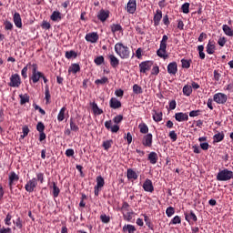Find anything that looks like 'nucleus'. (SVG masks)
Returning a JSON list of instances; mask_svg holds the SVG:
<instances>
[{
  "label": "nucleus",
  "instance_id": "nucleus-1",
  "mask_svg": "<svg viewBox=\"0 0 233 233\" xmlns=\"http://www.w3.org/2000/svg\"><path fill=\"white\" fill-rule=\"evenodd\" d=\"M115 52L121 59H128L130 57V50L123 43H116L115 45Z\"/></svg>",
  "mask_w": 233,
  "mask_h": 233
},
{
  "label": "nucleus",
  "instance_id": "nucleus-2",
  "mask_svg": "<svg viewBox=\"0 0 233 233\" xmlns=\"http://www.w3.org/2000/svg\"><path fill=\"white\" fill-rule=\"evenodd\" d=\"M230 179H233V172L228 168L219 170L217 174V181H230Z\"/></svg>",
  "mask_w": 233,
  "mask_h": 233
},
{
  "label": "nucleus",
  "instance_id": "nucleus-3",
  "mask_svg": "<svg viewBox=\"0 0 233 233\" xmlns=\"http://www.w3.org/2000/svg\"><path fill=\"white\" fill-rule=\"evenodd\" d=\"M43 77V73L37 71V64L32 65V76L30 77V80L35 84L39 83V79Z\"/></svg>",
  "mask_w": 233,
  "mask_h": 233
},
{
  "label": "nucleus",
  "instance_id": "nucleus-4",
  "mask_svg": "<svg viewBox=\"0 0 233 233\" xmlns=\"http://www.w3.org/2000/svg\"><path fill=\"white\" fill-rule=\"evenodd\" d=\"M21 76L19 74H13L10 76V82L8 83V86H11L12 88H19L21 86Z\"/></svg>",
  "mask_w": 233,
  "mask_h": 233
},
{
  "label": "nucleus",
  "instance_id": "nucleus-5",
  "mask_svg": "<svg viewBox=\"0 0 233 233\" xmlns=\"http://www.w3.org/2000/svg\"><path fill=\"white\" fill-rule=\"evenodd\" d=\"M35 188H37V178L33 177L26 182L25 189L29 194H32V192H35Z\"/></svg>",
  "mask_w": 233,
  "mask_h": 233
},
{
  "label": "nucleus",
  "instance_id": "nucleus-6",
  "mask_svg": "<svg viewBox=\"0 0 233 233\" xmlns=\"http://www.w3.org/2000/svg\"><path fill=\"white\" fill-rule=\"evenodd\" d=\"M185 219L187 221L189 225H193L194 223L198 222V216H196V213H194L193 210H190L188 212L184 213Z\"/></svg>",
  "mask_w": 233,
  "mask_h": 233
},
{
  "label": "nucleus",
  "instance_id": "nucleus-7",
  "mask_svg": "<svg viewBox=\"0 0 233 233\" xmlns=\"http://www.w3.org/2000/svg\"><path fill=\"white\" fill-rule=\"evenodd\" d=\"M227 99H228L227 95L223 93H217L213 96V100L218 105H225V102L227 101Z\"/></svg>",
  "mask_w": 233,
  "mask_h": 233
},
{
  "label": "nucleus",
  "instance_id": "nucleus-8",
  "mask_svg": "<svg viewBox=\"0 0 233 233\" xmlns=\"http://www.w3.org/2000/svg\"><path fill=\"white\" fill-rule=\"evenodd\" d=\"M152 65H154L153 61L142 62L139 65L140 72L142 74H147V72H148L150 70V68H152Z\"/></svg>",
  "mask_w": 233,
  "mask_h": 233
},
{
  "label": "nucleus",
  "instance_id": "nucleus-9",
  "mask_svg": "<svg viewBox=\"0 0 233 233\" xmlns=\"http://www.w3.org/2000/svg\"><path fill=\"white\" fill-rule=\"evenodd\" d=\"M142 187L145 190V192H150V194L154 192V184H152V180H150L149 178H147L145 180Z\"/></svg>",
  "mask_w": 233,
  "mask_h": 233
},
{
  "label": "nucleus",
  "instance_id": "nucleus-10",
  "mask_svg": "<svg viewBox=\"0 0 233 233\" xmlns=\"http://www.w3.org/2000/svg\"><path fill=\"white\" fill-rule=\"evenodd\" d=\"M86 41L88 43H97L99 41V35L96 32L88 33L86 35Z\"/></svg>",
  "mask_w": 233,
  "mask_h": 233
},
{
  "label": "nucleus",
  "instance_id": "nucleus-11",
  "mask_svg": "<svg viewBox=\"0 0 233 233\" xmlns=\"http://www.w3.org/2000/svg\"><path fill=\"white\" fill-rule=\"evenodd\" d=\"M19 181V176L15 172L12 171L9 175V188L12 190L15 182Z\"/></svg>",
  "mask_w": 233,
  "mask_h": 233
},
{
  "label": "nucleus",
  "instance_id": "nucleus-12",
  "mask_svg": "<svg viewBox=\"0 0 233 233\" xmlns=\"http://www.w3.org/2000/svg\"><path fill=\"white\" fill-rule=\"evenodd\" d=\"M137 6V4L136 0H129L127 5V12H128V14H135Z\"/></svg>",
  "mask_w": 233,
  "mask_h": 233
},
{
  "label": "nucleus",
  "instance_id": "nucleus-13",
  "mask_svg": "<svg viewBox=\"0 0 233 233\" xmlns=\"http://www.w3.org/2000/svg\"><path fill=\"white\" fill-rule=\"evenodd\" d=\"M108 17H110V11H106L104 9H101L97 15V18L102 23H105Z\"/></svg>",
  "mask_w": 233,
  "mask_h": 233
},
{
  "label": "nucleus",
  "instance_id": "nucleus-14",
  "mask_svg": "<svg viewBox=\"0 0 233 233\" xmlns=\"http://www.w3.org/2000/svg\"><path fill=\"white\" fill-rule=\"evenodd\" d=\"M105 127L107 130H111V132L113 134H116V133L119 132V126H117V125L112 126V120L106 121L105 122Z\"/></svg>",
  "mask_w": 233,
  "mask_h": 233
},
{
  "label": "nucleus",
  "instance_id": "nucleus-15",
  "mask_svg": "<svg viewBox=\"0 0 233 233\" xmlns=\"http://www.w3.org/2000/svg\"><path fill=\"white\" fill-rule=\"evenodd\" d=\"M167 72L170 74V76H176V74H177V63H169L167 66Z\"/></svg>",
  "mask_w": 233,
  "mask_h": 233
},
{
  "label": "nucleus",
  "instance_id": "nucleus-16",
  "mask_svg": "<svg viewBox=\"0 0 233 233\" xmlns=\"http://www.w3.org/2000/svg\"><path fill=\"white\" fill-rule=\"evenodd\" d=\"M158 159H159V157L157 156V153L154 151L150 152L147 156V161H149L151 165H156Z\"/></svg>",
  "mask_w": 233,
  "mask_h": 233
},
{
  "label": "nucleus",
  "instance_id": "nucleus-17",
  "mask_svg": "<svg viewBox=\"0 0 233 233\" xmlns=\"http://www.w3.org/2000/svg\"><path fill=\"white\" fill-rule=\"evenodd\" d=\"M142 145L144 147H152V134H147L146 136H144L143 139H142Z\"/></svg>",
  "mask_w": 233,
  "mask_h": 233
},
{
  "label": "nucleus",
  "instance_id": "nucleus-18",
  "mask_svg": "<svg viewBox=\"0 0 233 233\" xmlns=\"http://www.w3.org/2000/svg\"><path fill=\"white\" fill-rule=\"evenodd\" d=\"M13 19L17 28H23V22L21 20V15H19V13H15Z\"/></svg>",
  "mask_w": 233,
  "mask_h": 233
},
{
  "label": "nucleus",
  "instance_id": "nucleus-19",
  "mask_svg": "<svg viewBox=\"0 0 233 233\" xmlns=\"http://www.w3.org/2000/svg\"><path fill=\"white\" fill-rule=\"evenodd\" d=\"M109 105L111 108H121V101L117 100L116 97H112L109 101Z\"/></svg>",
  "mask_w": 233,
  "mask_h": 233
},
{
  "label": "nucleus",
  "instance_id": "nucleus-20",
  "mask_svg": "<svg viewBox=\"0 0 233 233\" xmlns=\"http://www.w3.org/2000/svg\"><path fill=\"white\" fill-rule=\"evenodd\" d=\"M77 72H81V66L79 64H72L68 68V74H76Z\"/></svg>",
  "mask_w": 233,
  "mask_h": 233
},
{
  "label": "nucleus",
  "instance_id": "nucleus-21",
  "mask_svg": "<svg viewBox=\"0 0 233 233\" xmlns=\"http://www.w3.org/2000/svg\"><path fill=\"white\" fill-rule=\"evenodd\" d=\"M127 177L129 180L134 179L136 181V179H137L138 176H137V173H136V171H134V169L128 168L127 170Z\"/></svg>",
  "mask_w": 233,
  "mask_h": 233
},
{
  "label": "nucleus",
  "instance_id": "nucleus-22",
  "mask_svg": "<svg viewBox=\"0 0 233 233\" xmlns=\"http://www.w3.org/2000/svg\"><path fill=\"white\" fill-rule=\"evenodd\" d=\"M109 61H110V65L113 68H117V66H119V59H117V57H116V56L110 55Z\"/></svg>",
  "mask_w": 233,
  "mask_h": 233
},
{
  "label": "nucleus",
  "instance_id": "nucleus-23",
  "mask_svg": "<svg viewBox=\"0 0 233 233\" xmlns=\"http://www.w3.org/2000/svg\"><path fill=\"white\" fill-rule=\"evenodd\" d=\"M162 18H163V13L159 9L157 10L156 15H154L155 26H157L159 25V21H161Z\"/></svg>",
  "mask_w": 233,
  "mask_h": 233
},
{
  "label": "nucleus",
  "instance_id": "nucleus-24",
  "mask_svg": "<svg viewBox=\"0 0 233 233\" xmlns=\"http://www.w3.org/2000/svg\"><path fill=\"white\" fill-rule=\"evenodd\" d=\"M50 188H53V197L58 198L61 189H59V187H57V182H52V186H50Z\"/></svg>",
  "mask_w": 233,
  "mask_h": 233
},
{
  "label": "nucleus",
  "instance_id": "nucleus-25",
  "mask_svg": "<svg viewBox=\"0 0 233 233\" xmlns=\"http://www.w3.org/2000/svg\"><path fill=\"white\" fill-rule=\"evenodd\" d=\"M32 63H28L21 71V76L24 79H26L28 77V68H32Z\"/></svg>",
  "mask_w": 233,
  "mask_h": 233
},
{
  "label": "nucleus",
  "instance_id": "nucleus-26",
  "mask_svg": "<svg viewBox=\"0 0 233 233\" xmlns=\"http://www.w3.org/2000/svg\"><path fill=\"white\" fill-rule=\"evenodd\" d=\"M91 106L95 116H99L103 114V109L99 108V106H97V104L96 102L91 103Z\"/></svg>",
  "mask_w": 233,
  "mask_h": 233
},
{
  "label": "nucleus",
  "instance_id": "nucleus-27",
  "mask_svg": "<svg viewBox=\"0 0 233 233\" xmlns=\"http://www.w3.org/2000/svg\"><path fill=\"white\" fill-rule=\"evenodd\" d=\"M112 34H116V32H123V26L119 24H113L110 25Z\"/></svg>",
  "mask_w": 233,
  "mask_h": 233
},
{
  "label": "nucleus",
  "instance_id": "nucleus-28",
  "mask_svg": "<svg viewBox=\"0 0 233 233\" xmlns=\"http://www.w3.org/2000/svg\"><path fill=\"white\" fill-rule=\"evenodd\" d=\"M222 30H223L224 34H226V35H228L229 37H232L233 30L230 26H228V25H224L222 26Z\"/></svg>",
  "mask_w": 233,
  "mask_h": 233
},
{
  "label": "nucleus",
  "instance_id": "nucleus-29",
  "mask_svg": "<svg viewBox=\"0 0 233 233\" xmlns=\"http://www.w3.org/2000/svg\"><path fill=\"white\" fill-rule=\"evenodd\" d=\"M112 145H114V140L109 139L103 142L102 147L105 150H110L112 148Z\"/></svg>",
  "mask_w": 233,
  "mask_h": 233
},
{
  "label": "nucleus",
  "instance_id": "nucleus-30",
  "mask_svg": "<svg viewBox=\"0 0 233 233\" xmlns=\"http://www.w3.org/2000/svg\"><path fill=\"white\" fill-rule=\"evenodd\" d=\"M35 176L36 183L43 185V183H45V173L37 172L35 173Z\"/></svg>",
  "mask_w": 233,
  "mask_h": 233
},
{
  "label": "nucleus",
  "instance_id": "nucleus-31",
  "mask_svg": "<svg viewBox=\"0 0 233 233\" xmlns=\"http://www.w3.org/2000/svg\"><path fill=\"white\" fill-rule=\"evenodd\" d=\"M223 139H225L224 133H218V134L214 135V137H213L214 143H219V142L223 141Z\"/></svg>",
  "mask_w": 233,
  "mask_h": 233
},
{
  "label": "nucleus",
  "instance_id": "nucleus-32",
  "mask_svg": "<svg viewBox=\"0 0 233 233\" xmlns=\"http://www.w3.org/2000/svg\"><path fill=\"white\" fill-rule=\"evenodd\" d=\"M20 97V105H26V103H29L30 96H28L27 94L19 95Z\"/></svg>",
  "mask_w": 233,
  "mask_h": 233
},
{
  "label": "nucleus",
  "instance_id": "nucleus-33",
  "mask_svg": "<svg viewBox=\"0 0 233 233\" xmlns=\"http://www.w3.org/2000/svg\"><path fill=\"white\" fill-rule=\"evenodd\" d=\"M95 187L97 188H102L105 187V178H103L101 176L96 177V185Z\"/></svg>",
  "mask_w": 233,
  "mask_h": 233
},
{
  "label": "nucleus",
  "instance_id": "nucleus-34",
  "mask_svg": "<svg viewBox=\"0 0 233 233\" xmlns=\"http://www.w3.org/2000/svg\"><path fill=\"white\" fill-rule=\"evenodd\" d=\"M127 230L128 233H134V232H136V227H134L133 225H130V224L125 225L123 227V232H127Z\"/></svg>",
  "mask_w": 233,
  "mask_h": 233
},
{
  "label": "nucleus",
  "instance_id": "nucleus-35",
  "mask_svg": "<svg viewBox=\"0 0 233 233\" xmlns=\"http://www.w3.org/2000/svg\"><path fill=\"white\" fill-rule=\"evenodd\" d=\"M51 21H61V13L59 11H54L51 15Z\"/></svg>",
  "mask_w": 233,
  "mask_h": 233
},
{
  "label": "nucleus",
  "instance_id": "nucleus-36",
  "mask_svg": "<svg viewBox=\"0 0 233 233\" xmlns=\"http://www.w3.org/2000/svg\"><path fill=\"white\" fill-rule=\"evenodd\" d=\"M207 52L209 55L214 54V52H216V46L214 44H212V42H208V46H207Z\"/></svg>",
  "mask_w": 233,
  "mask_h": 233
},
{
  "label": "nucleus",
  "instance_id": "nucleus-37",
  "mask_svg": "<svg viewBox=\"0 0 233 233\" xmlns=\"http://www.w3.org/2000/svg\"><path fill=\"white\" fill-rule=\"evenodd\" d=\"M123 216L126 221H132V216H134V211L129 209L128 211H126Z\"/></svg>",
  "mask_w": 233,
  "mask_h": 233
},
{
  "label": "nucleus",
  "instance_id": "nucleus-38",
  "mask_svg": "<svg viewBox=\"0 0 233 233\" xmlns=\"http://www.w3.org/2000/svg\"><path fill=\"white\" fill-rule=\"evenodd\" d=\"M183 94L184 96H190L192 94V86L186 85L183 87Z\"/></svg>",
  "mask_w": 233,
  "mask_h": 233
},
{
  "label": "nucleus",
  "instance_id": "nucleus-39",
  "mask_svg": "<svg viewBox=\"0 0 233 233\" xmlns=\"http://www.w3.org/2000/svg\"><path fill=\"white\" fill-rule=\"evenodd\" d=\"M66 59H72V57H74V59H76V57H77V53L74 50L66 51Z\"/></svg>",
  "mask_w": 233,
  "mask_h": 233
},
{
  "label": "nucleus",
  "instance_id": "nucleus-40",
  "mask_svg": "<svg viewBox=\"0 0 233 233\" xmlns=\"http://www.w3.org/2000/svg\"><path fill=\"white\" fill-rule=\"evenodd\" d=\"M23 135L20 136L21 139H25L26 136L30 133V128H28V126H24L22 127Z\"/></svg>",
  "mask_w": 233,
  "mask_h": 233
},
{
  "label": "nucleus",
  "instance_id": "nucleus-41",
  "mask_svg": "<svg viewBox=\"0 0 233 233\" xmlns=\"http://www.w3.org/2000/svg\"><path fill=\"white\" fill-rule=\"evenodd\" d=\"M144 221H145L147 227H148V228H150V230H154V225H152V222L150 221V218H148V216L144 215Z\"/></svg>",
  "mask_w": 233,
  "mask_h": 233
},
{
  "label": "nucleus",
  "instance_id": "nucleus-42",
  "mask_svg": "<svg viewBox=\"0 0 233 233\" xmlns=\"http://www.w3.org/2000/svg\"><path fill=\"white\" fill-rule=\"evenodd\" d=\"M166 214L167 218H172L173 214H176V208H174V207H168L166 209Z\"/></svg>",
  "mask_w": 233,
  "mask_h": 233
},
{
  "label": "nucleus",
  "instance_id": "nucleus-43",
  "mask_svg": "<svg viewBox=\"0 0 233 233\" xmlns=\"http://www.w3.org/2000/svg\"><path fill=\"white\" fill-rule=\"evenodd\" d=\"M157 56H158V57H162V59H167L168 57L167 51H164L163 49H158L157 51Z\"/></svg>",
  "mask_w": 233,
  "mask_h": 233
},
{
  "label": "nucleus",
  "instance_id": "nucleus-44",
  "mask_svg": "<svg viewBox=\"0 0 233 233\" xmlns=\"http://www.w3.org/2000/svg\"><path fill=\"white\" fill-rule=\"evenodd\" d=\"M14 225H15L16 228H23V220L21 218H17L15 220H13Z\"/></svg>",
  "mask_w": 233,
  "mask_h": 233
},
{
  "label": "nucleus",
  "instance_id": "nucleus-45",
  "mask_svg": "<svg viewBox=\"0 0 233 233\" xmlns=\"http://www.w3.org/2000/svg\"><path fill=\"white\" fill-rule=\"evenodd\" d=\"M180 223H181L180 216H175L170 221V225H179Z\"/></svg>",
  "mask_w": 233,
  "mask_h": 233
},
{
  "label": "nucleus",
  "instance_id": "nucleus-46",
  "mask_svg": "<svg viewBox=\"0 0 233 233\" xmlns=\"http://www.w3.org/2000/svg\"><path fill=\"white\" fill-rule=\"evenodd\" d=\"M133 92H134V94H143V88H141V86H139V85L135 84L133 86Z\"/></svg>",
  "mask_w": 233,
  "mask_h": 233
},
{
  "label": "nucleus",
  "instance_id": "nucleus-47",
  "mask_svg": "<svg viewBox=\"0 0 233 233\" xmlns=\"http://www.w3.org/2000/svg\"><path fill=\"white\" fill-rule=\"evenodd\" d=\"M181 9L183 14H188V12H190V4L188 3L183 4Z\"/></svg>",
  "mask_w": 233,
  "mask_h": 233
},
{
  "label": "nucleus",
  "instance_id": "nucleus-48",
  "mask_svg": "<svg viewBox=\"0 0 233 233\" xmlns=\"http://www.w3.org/2000/svg\"><path fill=\"white\" fill-rule=\"evenodd\" d=\"M95 83H96V85H105V84L108 83V77L104 76V77H102V78H100V79H96V80L95 81Z\"/></svg>",
  "mask_w": 233,
  "mask_h": 233
},
{
  "label": "nucleus",
  "instance_id": "nucleus-49",
  "mask_svg": "<svg viewBox=\"0 0 233 233\" xmlns=\"http://www.w3.org/2000/svg\"><path fill=\"white\" fill-rule=\"evenodd\" d=\"M138 128H140L141 134H147L148 133V127L146 124H140L138 126Z\"/></svg>",
  "mask_w": 233,
  "mask_h": 233
},
{
  "label": "nucleus",
  "instance_id": "nucleus-50",
  "mask_svg": "<svg viewBox=\"0 0 233 233\" xmlns=\"http://www.w3.org/2000/svg\"><path fill=\"white\" fill-rule=\"evenodd\" d=\"M5 224L7 225V227H10V225H12V213H7L5 218Z\"/></svg>",
  "mask_w": 233,
  "mask_h": 233
},
{
  "label": "nucleus",
  "instance_id": "nucleus-51",
  "mask_svg": "<svg viewBox=\"0 0 233 233\" xmlns=\"http://www.w3.org/2000/svg\"><path fill=\"white\" fill-rule=\"evenodd\" d=\"M45 96H46V103H49L51 96H50V88L48 87V85L46 86Z\"/></svg>",
  "mask_w": 233,
  "mask_h": 233
},
{
  "label": "nucleus",
  "instance_id": "nucleus-52",
  "mask_svg": "<svg viewBox=\"0 0 233 233\" xmlns=\"http://www.w3.org/2000/svg\"><path fill=\"white\" fill-rule=\"evenodd\" d=\"M182 68H190V63H192V60H187V59H182Z\"/></svg>",
  "mask_w": 233,
  "mask_h": 233
},
{
  "label": "nucleus",
  "instance_id": "nucleus-53",
  "mask_svg": "<svg viewBox=\"0 0 233 233\" xmlns=\"http://www.w3.org/2000/svg\"><path fill=\"white\" fill-rule=\"evenodd\" d=\"M198 50L200 59H205V53L203 52V50H205V46H198Z\"/></svg>",
  "mask_w": 233,
  "mask_h": 233
},
{
  "label": "nucleus",
  "instance_id": "nucleus-54",
  "mask_svg": "<svg viewBox=\"0 0 233 233\" xmlns=\"http://www.w3.org/2000/svg\"><path fill=\"white\" fill-rule=\"evenodd\" d=\"M100 219L102 223H110V217L106 216V214H103L100 216Z\"/></svg>",
  "mask_w": 233,
  "mask_h": 233
},
{
  "label": "nucleus",
  "instance_id": "nucleus-55",
  "mask_svg": "<svg viewBox=\"0 0 233 233\" xmlns=\"http://www.w3.org/2000/svg\"><path fill=\"white\" fill-rule=\"evenodd\" d=\"M36 130L39 133L45 132V124H43V122H38L36 125Z\"/></svg>",
  "mask_w": 233,
  "mask_h": 233
},
{
  "label": "nucleus",
  "instance_id": "nucleus-56",
  "mask_svg": "<svg viewBox=\"0 0 233 233\" xmlns=\"http://www.w3.org/2000/svg\"><path fill=\"white\" fill-rule=\"evenodd\" d=\"M95 63H96V65H97V66L103 65V63H105V57H103V56H97V57L95 59Z\"/></svg>",
  "mask_w": 233,
  "mask_h": 233
},
{
  "label": "nucleus",
  "instance_id": "nucleus-57",
  "mask_svg": "<svg viewBox=\"0 0 233 233\" xmlns=\"http://www.w3.org/2000/svg\"><path fill=\"white\" fill-rule=\"evenodd\" d=\"M70 128L73 130V132H77L79 130V127L74 123V120L71 118L70 120Z\"/></svg>",
  "mask_w": 233,
  "mask_h": 233
},
{
  "label": "nucleus",
  "instance_id": "nucleus-58",
  "mask_svg": "<svg viewBox=\"0 0 233 233\" xmlns=\"http://www.w3.org/2000/svg\"><path fill=\"white\" fill-rule=\"evenodd\" d=\"M5 30H12L14 28V25L10 21L5 22Z\"/></svg>",
  "mask_w": 233,
  "mask_h": 233
},
{
  "label": "nucleus",
  "instance_id": "nucleus-59",
  "mask_svg": "<svg viewBox=\"0 0 233 233\" xmlns=\"http://www.w3.org/2000/svg\"><path fill=\"white\" fill-rule=\"evenodd\" d=\"M198 116H201L200 110H193L189 113L190 117H198Z\"/></svg>",
  "mask_w": 233,
  "mask_h": 233
},
{
  "label": "nucleus",
  "instance_id": "nucleus-60",
  "mask_svg": "<svg viewBox=\"0 0 233 233\" xmlns=\"http://www.w3.org/2000/svg\"><path fill=\"white\" fill-rule=\"evenodd\" d=\"M169 137L173 142L177 141V134H176V131H170Z\"/></svg>",
  "mask_w": 233,
  "mask_h": 233
},
{
  "label": "nucleus",
  "instance_id": "nucleus-61",
  "mask_svg": "<svg viewBox=\"0 0 233 233\" xmlns=\"http://www.w3.org/2000/svg\"><path fill=\"white\" fill-rule=\"evenodd\" d=\"M219 46H225V45L227 44V38L225 36L220 37L218 41Z\"/></svg>",
  "mask_w": 233,
  "mask_h": 233
},
{
  "label": "nucleus",
  "instance_id": "nucleus-62",
  "mask_svg": "<svg viewBox=\"0 0 233 233\" xmlns=\"http://www.w3.org/2000/svg\"><path fill=\"white\" fill-rule=\"evenodd\" d=\"M214 79L215 81H221V74H219V72H218V70L214 71Z\"/></svg>",
  "mask_w": 233,
  "mask_h": 233
},
{
  "label": "nucleus",
  "instance_id": "nucleus-63",
  "mask_svg": "<svg viewBox=\"0 0 233 233\" xmlns=\"http://www.w3.org/2000/svg\"><path fill=\"white\" fill-rule=\"evenodd\" d=\"M0 233H12V228H0Z\"/></svg>",
  "mask_w": 233,
  "mask_h": 233
},
{
  "label": "nucleus",
  "instance_id": "nucleus-64",
  "mask_svg": "<svg viewBox=\"0 0 233 233\" xmlns=\"http://www.w3.org/2000/svg\"><path fill=\"white\" fill-rule=\"evenodd\" d=\"M175 117H188V113H176Z\"/></svg>",
  "mask_w": 233,
  "mask_h": 233
}]
</instances>
